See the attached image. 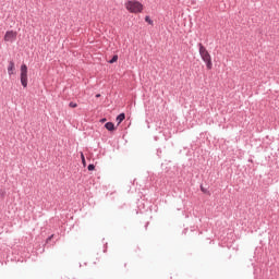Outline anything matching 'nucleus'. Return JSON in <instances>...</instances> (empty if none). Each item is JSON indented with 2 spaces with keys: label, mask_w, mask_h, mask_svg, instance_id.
Listing matches in <instances>:
<instances>
[{
  "label": "nucleus",
  "mask_w": 279,
  "mask_h": 279,
  "mask_svg": "<svg viewBox=\"0 0 279 279\" xmlns=\"http://www.w3.org/2000/svg\"><path fill=\"white\" fill-rule=\"evenodd\" d=\"M145 21H146V23H148L149 25H154V21H151V19L149 17V15H146Z\"/></svg>",
  "instance_id": "9"
},
{
  "label": "nucleus",
  "mask_w": 279,
  "mask_h": 279,
  "mask_svg": "<svg viewBox=\"0 0 279 279\" xmlns=\"http://www.w3.org/2000/svg\"><path fill=\"white\" fill-rule=\"evenodd\" d=\"M15 65L13 61H10L9 66H8V73L9 75H14V71H15Z\"/></svg>",
  "instance_id": "5"
},
{
  "label": "nucleus",
  "mask_w": 279,
  "mask_h": 279,
  "mask_svg": "<svg viewBox=\"0 0 279 279\" xmlns=\"http://www.w3.org/2000/svg\"><path fill=\"white\" fill-rule=\"evenodd\" d=\"M105 128H106V130H108V132H114V123H112V122H107L106 124H105Z\"/></svg>",
  "instance_id": "7"
},
{
  "label": "nucleus",
  "mask_w": 279,
  "mask_h": 279,
  "mask_svg": "<svg viewBox=\"0 0 279 279\" xmlns=\"http://www.w3.org/2000/svg\"><path fill=\"white\" fill-rule=\"evenodd\" d=\"M116 121L118 122V125H121V123H123V121H125V113H120Z\"/></svg>",
  "instance_id": "6"
},
{
  "label": "nucleus",
  "mask_w": 279,
  "mask_h": 279,
  "mask_svg": "<svg viewBox=\"0 0 279 279\" xmlns=\"http://www.w3.org/2000/svg\"><path fill=\"white\" fill-rule=\"evenodd\" d=\"M87 169H88V171H95V165H89V166L87 167Z\"/></svg>",
  "instance_id": "11"
},
{
  "label": "nucleus",
  "mask_w": 279,
  "mask_h": 279,
  "mask_svg": "<svg viewBox=\"0 0 279 279\" xmlns=\"http://www.w3.org/2000/svg\"><path fill=\"white\" fill-rule=\"evenodd\" d=\"M96 97H101V95H100V94H98V95H96Z\"/></svg>",
  "instance_id": "15"
},
{
  "label": "nucleus",
  "mask_w": 279,
  "mask_h": 279,
  "mask_svg": "<svg viewBox=\"0 0 279 279\" xmlns=\"http://www.w3.org/2000/svg\"><path fill=\"white\" fill-rule=\"evenodd\" d=\"M81 159H82L83 166L86 167V158L84 157V153H81Z\"/></svg>",
  "instance_id": "10"
},
{
  "label": "nucleus",
  "mask_w": 279,
  "mask_h": 279,
  "mask_svg": "<svg viewBox=\"0 0 279 279\" xmlns=\"http://www.w3.org/2000/svg\"><path fill=\"white\" fill-rule=\"evenodd\" d=\"M201 191H203V193H206L205 189L204 187H201Z\"/></svg>",
  "instance_id": "14"
},
{
  "label": "nucleus",
  "mask_w": 279,
  "mask_h": 279,
  "mask_svg": "<svg viewBox=\"0 0 279 279\" xmlns=\"http://www.w3.org/2000/svg\"><path fill=\"white\" fill-rule=\"evenodd\" d=\"M20 80L23 88H27V65L26 64L21 65Z\"/></svg>",
  "instance_id": "3"
},
{
  "label": "nucleus",
  "mask_w": 279,
  "mask_h": 279,
  "mask_svg": "<svg viewBox=\"0 0 279 279\" xmlns=\"http://www.w3.org/2000/svg\"><path fill=\"white\" fill-rule=\"evenodd\" d=\"M117 60H119V56L114 54L112 57V59L109 61V64H114V62H117Z\"/></svg>",
  "instance_id": "8"
},
{
  "label": "nucleus",
  "mask_w": 279,
  "mask_h": 279,
  "mask_svg": "<svg viewBox=\"0 0 279 279\" xmlns=\"http://www.w3.org/2000/svg\"><path fill=\"white\" fill-rule=\"evenodd\" d=\"M198 51L203 62H205L208 71H210V69H213V58L210 57V52H208L206 47L202 44H198Z\"/></svg>",
  "instance_id": "2"
},
{
  "label": "nucleus",
  "mask_w": 279,
  "mask_h": 279,
  "mask_svg": "<svg viewBox=\"0 0 279 279\" xmlns=\"http://www.w3.org/2000/svg\"><path fill=\"white\" fill-rule=\"evenodd\" d=\"M125 10L131 14H141L145 7L143 3L138 2L137 0H129L124 3Z\"/></svg>",
  "instance_id": "1"
},
{
  "label": "nucleus",
  "mask_w": 279,
  "mask_h": 279,
  "mask_svg": "<svg viewBox=\"0 0 279 279\" xmlns=\"http://www.w3.org/2000/svg\"><path fill=\"white\" fill-rule=\"evenodd\" d=\"M100 123H106V118L101 119Z\"/></svg>",
  "instance_id": "13"
},
{
  "label": "nucleus",
  "mask_w": 279,
  "mask_h": 279,
  "mask_svg": "<svg viewBox=\"0 0 279 279\" xmlns=\"http://www.w3.org/2000/svg\"><path fill=\"white\" fill-rule=\"evenodd\" d=\"M70 108H77V104H75V102H70Z\"/></svg>",
  "instance_id": "12"
},
{
  "label": "nucleus",
  "mask_w": 279,
  "mask_h": 279,
  "mask_svg": "<svg viewBox=\"0 0 279 279\" xmlns=\"http://www.w3.org/2000/svg\"><path fill=\"white\" fill-rule=\"evenodd\" d=\"M16 36H19V33H16V31H8L4 34L3 40L4 43H14V40H16Z\"/></svg>",
  "instance_id": "4"
}]
</instances>
